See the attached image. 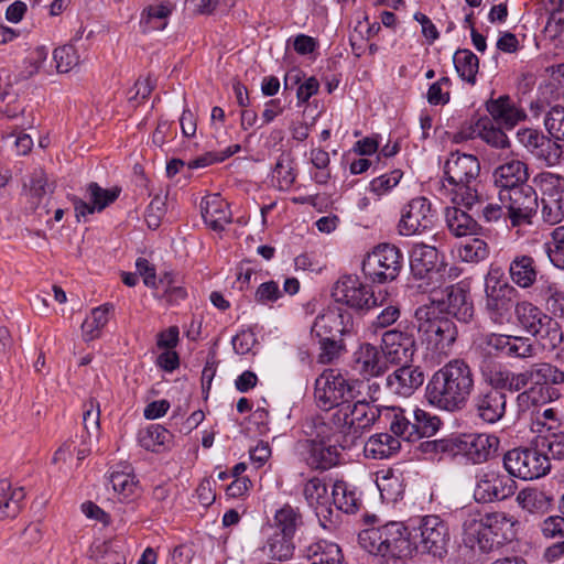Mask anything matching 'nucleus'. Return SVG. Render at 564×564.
Wrapping results in <instances>:
<instances>
[{
    "instance_id": "f257e3e1",
    "label": "nucleus",
    "mask_w": 564,
    "mask_h": 564,
    "mask_svg": "<svg viewBox=\"0 0 564 564\" xmlns=\"http://www.w3.org/2000/svg\"><path fill=\"white\" fill-rule=\"evenodd\" d=\"M474 388L470 367L463 359H453L438 369L426 387L429 402L442 410L462 409Z\"/></svg>"
},
{
    "instance_id": "f03ea898",
    "label": "nucleus",
    "mask_w": 564,
    "mask_h": 564,
    "mask_svg": "<svg viewBox=\"0 0 564 564\" xmlns=\"http://www.w3.org/2000/svg\"><path fill=\"white\" fill-rule=\"evenodd\" d=\"M480 164L471 154L452 153L444 165V174L451 185L452 203L462 205L470 210L481 204L482 195L479 192L478 181Z\"/></svg>"
},
{
    "instance_id": "7ed1b4c3",
    "label": "nucleus",
    "mask_w": 564,
    "mask_h": 564,
    "mask_svg": "<svg viewBox=\"0 0 564 564\" xmlns=\"http://www.w3.org/2000/svg\"><path fill=\"white\" fill-rule=\"evenodd\" d=\"M518 524V520L506 512L468 513L463 523L465 542L486 550L491 546L490 540L497 544L514 540Z\"/></svg>"
},
{
    "instance_id": "20e7f679",
    "label": "nucleus",
    "mask_w": 564,
    "mask_h": 564,
    "mask_svg": "<svg viewBox=\"0 0 564 564\" xmlns=\"http://www.w3.org/2000/svg\"><path fill=\"white\" fill-rule=\"evenodd\" d=\"M358 543L369 554L387 560L408 558L413 552L408 528L397 521L362 530Z\"/></svg>"
},
{
    "instance_id": "39448f33",
    "label": "nucleus",
    "mask_w": 564,
    "mask_h": 564,
    "mask_svg": "<svg viewBox=\"0 0 564 564\" xmlns=\"http://www.w3.org/2000/svg\"><path fill=\"white\" fill-rule=\"evenodd\" d=\"M514 315L519 326L535 337L544 349L554 350L563 343L564 334L560 323L533 303L518 302Z\"/></svg>"
},
{
    "instance_id": "423d86ee",
    "label": "nucleus",
    "mask_w": 564,
    "mask_h": 564,
    "mask_svg": "<svg viewBox=\"0 0 564 564\" xmlns=\"http://www.w3.org/2000/svg\"><path fill=\"white\" fill-rule=\"evenodd\" d=\"M416 327L429 345L442 354H447L458 336L456 324L438 313L437 305L423 304L414 314Z\"/></svg>"
},
{
    "instance_id": "0eeeda50",
    "label": "nucleus",
    "mask_w": 564,
    "mask_h": 564,
    "mask_svg": "<svg viewBox=\"0 0 564 564\" xmlns=\"http://www.w3.org/2000/svg\"><path fill=\"white\" fill-rule=\"evenodd\" d=\"M383 412L390 420L391 432L408 442H415L422 437H431L440 429L441 420L422 409H414L406 413L401 408H384Z\"/></svg>"
},
{
    "instance_id": "6e6552de",
    "label": "nucleus",
    "mask_w": 564,
    "mask_h": 564,
    "mask_svg": "<svg viewBox=\"0 0 564 564\" xmlns=\"http://www.w3.org/2000/svg\"><path fill=\"white\" fill-rule=\"evenodd\" d=\"M381 415V410L365 401L346 403L333 413V422L343 434L344 446H351Z\"/></svg>"
},
{
    "instance_id": "1a4fd4ad",
    "label": "nucleus",
    "mask_w": 564,
    "mask_h": 564,
    "mask_svg": "<svg viewBox=\"0 0 564 564\" xmlns=\"http://www.w3.org/2000/svg\"><path fill=\"white\" fill-rule=\"evenodd\" d=\"M516 290L505 279L500 268H491L485 276V308L490 321L503 325L511 319Z\"/></svg>"
},
{
    "instance_id": "9d476101",
    "label": "nucleus",
    "mask_w": 564,
    "mask_h": 564,
    "mask_svg": "<svg viewBox=\"0 0 564 564\" xmlns=\"http://www.w3.org/2000/svg\"><path fill=\"white\" fill-rule=\"evenodd\" d=\"M333 297L336 302L346 304L357 311H369L387 303L388 292L375 293L370 286L362 283L356 275H344L334 285Z\"/></svg>"
},
{
    "instance_id": "9b49d317",
    "label": "nucleus",
    "mask_w": 564,
    "mask_h": 564,
    "mask_svg": "<svg viewBox=\"0 0 564 564\" xmlns=\"http://www.w3.org/2000/svg\"><path fill=\"white\" fill-rule=\"evenodd\" d=\"M531 372L533 386L518 395L521 406L560 398L558 391L550 386L563 384L564 371L549 362H541L531 366Z\"/></svg>"
},
{
    "instance_id": "f8f14e48",
    "label": "nucleus",
    "mask_w": 564,
    "mask_h": 564,
    "mask_svg": "<svg viewBox=\"0 0 564 564\" xmlns=\"http://www.w3.org/2000/svg\"><path fill=\"white\" fill-rule=\"evenodd\" d=\"M541 192V216L551 226L564 219V177L544 172L533 178Z\"/></svg>"
},
{
    "instance_id": "ddd939ff",
    "label": "nucleus",
    "mask_w": 564,
    "mask_h": 564,
    "mask_svg": "<svg viewBox=\"0 0 564 564\" xmlns=\"http://www.w3.org/2000/svg\"><path fill=\"white\" fill-rule=\"evenodd\" d=\"M314 397L323 410L341 408L355 399V390L336 370L328 369L315 380Z\"/></svg>"
},
{
    "instance_id": "4468645a",
    "label": "nucleus",
    "mask_w": 564,
    "mask_h": 564,
    "mask_svg": "<svg viewBox=\"0 0 564 564\" xmlns=\"http://www.w3.org/2000/svg\"><path fill=\"white\" fill-rule=\"evenodd\" d=\"M503 466L510 476L522 480L541 478L551 468L549 457L536 448H513L507 452Z\"/></svg>"
},
{
    "instance_id": "2eb2a0df",
    "label": "nucleus",
    "mask_w": 564,
    "mask_h": 564,
    "mask_svg": "<svg viewBox=\"0 0 564 564\" xmlns=\"http://www.w3.org/2000/svg\"><path fill=\"white\" fill-rule=\"evenodd\" d=\"M401 267L400 250L389 243L379 245L362 261V272L377 283L393 281L399 275Z\"/></svg>"
},
{
    "instance_id": "dca6fc26",
    "label": "nucleus",
    "mask_w": 564,
    "mask_h": 564,
    "mask_svg": "<svg viewBox=\"0 0 564 564\" xmlns=\"http://www.w3.org/2000/svg\"><path fill=\"white\" fill-rule=\"evenodd\" d=\"M499 199L508 209L512 227L531 225L538 209V195L533 186L522 184L499 194Z\"/></svg>"
},
{
    "instance_id": "f3484780",
    "label": "nucleus",
    "mask_w": 564,
    "mask_h": 564,
    "mask_svg": "<svg viewBox=\"0 0 564 564\" xmlns=\"http://www.w3.org/2000/svg\"><path fill=\"white\" fill-rule=\"evenodd\" d=\"M516 490V481L510 475L489 469L476 476L474 498L482 503L501 501L511 497Z\"/></svg>"
},
{
    "instance_id": "a211bd4d",
    "label": "nucleus",
    "mask_w": 564,
    "mask_h": 564,
    "mask_svg": "<svg viewBox=\"0 0 564 564\" xmlns=\"http://www.w3.org/2000/svg\"><path fill=\"white\" fill-rule=\"evenodd\" d=\"M434 219L431 202L425 197H415L403 207L398 231L405 237L421 235L433 227Z\"/></svg>"
},
{
    "instance_id": "6ab92c4d",
    "label": "nucleus",
    "mask_w": 564,
    "mask_h": 564,
    "mask_svg": "<svg viewBox=\"0 0 564 564\" xmlns=\"http://www.w3.org/2000/svg\"><path fill=\"white\" fill-rule=\"evenodd\" d=\"M427 304L437 305L440 314L445 312L464 323L474 316V306L467 292L457 285L447 286L441 292L433 291Z\"/></svg>"
},
{
    "instance_id": "aec40b11",
    "label": "nucleus",
    "mask_w": 564,
    "mask_h": 564,
    "mask_svg": "<svg viewBox=\"0 0 564 564\" xmlns=\"http://www.w3.org/2000/svg\"><path fill=\"white\" fill-rule=\"evenodd\" d=\"M419 547L422 552L442 557L447 553L449 532L438 516H426L419 525Z\"/></svg>"
},
{
    "instance_id": "412c9836",
    "label": "nucleus",
    "mask_w": 564,
    "mask_h": 564,
    "mask_svg": "<svg viewBox=\"0 0 564 564\" xmlns=\"http://www.w3.org/2000/svg\"><path fill=\"white\" fill-rule=\"evenodd\" d=\"M499 440L489 434H463L453 440L457 454L465 456L474 464H481L490 457L498 447Z\"/></svg>"
},
{
    "instance_id": "4be33fe9",
    "label": "nucleus",
    "mask_w": 564,
    "mask_h": 564,
    "mask_svg": "<svg viewBox=\"0 0 564 564\" xmlns=\"http://www.w3.org/2000/svg\"><path fill=\"white\" fill-rule=\"evenodd\" d=\"M351 368L360 378L369 380L382 376L389 364L379 347L364 343L352 354Z\"/></svg>"
},
{
    "instance_id": "5701e85b",
    "label": "nucleus",
    "mask_w": 564,
    "mask_h": 564,
    "mask_svg": "<svg viewBox=\"0 0 564 564\" xmlns=\"http://www.w3.org/2000/svg\"><path fill=\"white\" fill-rule=\"evenodd\" d=\"M339 445L305 440L299 443L300 455L303 462L315 470H327L339 462Z\"/></svg>"
},
{
    "instance_id": "b1692460",
    "label": "nucleus",
    "mask_w": 564,
    "mask_h": 564,
    "mask_svg": "<svg viewBox=\"0 0 564 564\" xmlns=\"http://www.w3.org/2000/svg\"><path fill=\"white\" fill-rule=\"evenodd\" d=\"M380 350L388 364H405L414 355L415 340L411 334L390 329L382 334Z\"/></svg>"
},
{
    "instance_id": "393cba45",
    "label": "nucleus",
    "mask_w": 564,
    "mask_h": 564,
    "mask_svg": "<svg viewBox=\"0 0 564 564\" xmlns=\"http://www.w3.org/2000/svg\"><path fill=\"white\" fill-rule=\"evenodd\" d=\"M517 139L534 156L544 160L549 165L558 163L562 154L561 147L538 130L520 129Z\"/></svg>"
},
{
    "instance_id": "a878e982",
    "label": "nucleus",
    "mask_w": 564,
    "mask_h": 564,
    "mask_svg": "<svg viewBox=\"0 0 564 564\" xmlns=\"http://www.w3.org/2000/svg\"><path fill=\"white\" fill-rule=\"evenodd\" d=\"M489 119L506 129H513L527 119V113L509 95H501L486 101Z\"/></svg>"
},
{
    "instance_id": "bb28decb",
    "label": "nucleus",
    "mask_w": 564,
    "mask_h": 564,
    "mask_svg": "<svg viewBox=\"0 0 564 564\" xmlns=\"http://www.w3.org/2000/svg\"><path fill=\"white\" fill-rule=\"evenodd\" d=\"M351 315L337 308H329L315 318L312 334L318 338L343 336L351 332Z\"/></svg>"
},
{
    "instance_id": "cd10ccee",
    "label": "nucleus",
    "mask_w": 564,
    "mask_h": 564,
    "mask_svg": "<svg viewBox=\"0 0 564 564\" xmlns=\"http://www.w3.org/2000/svg\"><path fill=\"white\" fill-rule=\"evenodd\" d=\"M120 194V188H102L97 183H90L87 186V198L89 202H85L80 198H74V208L76 218L79 221L80 217L94 214L95 212H101L111 203H113Z\"/></svg>"
},
{
    "instance_id": "c85d7f7f",
    "label": "nucleus",
    "mask_w": 564,
    "mask_h": 564,
    "mask_svg": "<svg viewBox=\"0 0 564 564\" xmlns=\"http://www.w3.org/2000/svg\"><path fill=\"white\" fill-rule=\"evenodd\" d=\"M502 128L488 117H479L464 127L462 133L465 138H480L494 148L506 149L509 148L510 142Z\"/></svg>"
},
{
    "instance_id": "c756f323",
    "label": "nucleus",
    "mask_w": 564,
    "mask_h": 564,
    "mask_svg": "<svg viewBox=\"0 0 564 564\" xmlns=\"http://www.w3.org/2000/svg\"><path fill=\"white\" fill-rule=\"evenodd\" d=\"M424 382V373L412 366H402L391 372L386 379L389 391L400 397H410Z\"/></svg>"
},
{
    "instance_id": "7c9ffc66",
    "label": "nucleus",
    "mask_w": 564,
    "mask_h": 564,
    "mask_svg": "<svg viewBox=\"0 0 564 564\" xmlns=\"http://www.w3.org/2000/svg\"><path fill=\"white\" fill-rule=\"evenodd\" d=\"M507 398L505 393L496 389L480 391L474 398V406L477 415L486 423H496L506 413Z\"/></svg>"
},
{
    "instance_id": "2f4dec72",
    "label": "nucleus",
    "mask_w": 564,
    "mask_h": 564,
    "mask_svg": "<svg viewBox=\"0 0 564 564\" xmlns=\"http://www.w3.org/2000/svg\"><path fill=\"white\" fill-rule=\"evenodd\" d=\"M410 268L415 278L433 279L438 274V251L432 246L416 243L410 253Z\"/></svg>"
},
{
    "instance_id": "473e14b6",
    "label": "nucleus",
    "mask_w": 564,
    "mask_h": 564,
    "mask_svg": "<svg viewBox=\"0 0 564 564\" xmlns=\"http://www.w3.org/2000/svg\"><path fill=\"white\" fill-rule=\"evenodd\" d=\"M200 213L205 224L215 231L224 230L231 221L229 205L219 194L205 196L200 202Z\"/></svg>"
},
{
    "instance_id": "72a5a7b5",
    "label": "nucleus",
    "mask_w": 564,
    "mask_h": 564,
    "mask_svg": "<svg viewBox=\"0 0 564 564\" xmlns=\"http://www.w3.org/2000/svg\"><path fill=\"white\" fill-rule=\"evenodd\" d=\"M492 177L495 186L501 194L527 184L529 173L525 163L520 160H511L496 167Z\"/></svg>"
},
{
    "instance_id": "f704fd0d",
    "label": "nucleus",
    "mask_w": 564,
    "mask_h": 564,
    "mask_svg": "<svg viewBox=\"0 0 564 564\" xmlns=\"http://www.w3.org/2000/svg\"><path fill=\"white\" fill-rule=\"evenodd\" d=\"M509 276L512 283L520 289H529L534 285L539 270L533 257L517 254L509 263Z\"/></svg>"
},
{
    "instance_id": "c9c22d12",
    "label": "nucleus",
    "mask_w": 564,
    "mask_h": 564,
    "mask_svg": "<svg viewBox=\"0 0 564 564\" xmlns=\"http://www.w3.org/2000/svg\"><path fill=\"white\" fill-rule=\"evenodd\" d=\"M304 432L310 436L308 440H317V442L338 444L340 448L344 446L343 434L339 429L334 424L333 417L330 422H326L322 416H314L305 422Z\"/></svg>"
},
{
    "instance_id": "e433bc0d",
    "label": "nucleus",
    "mask_w": 564,
    "mask_h": 564,
    "mask_svg": "<svg viewBox=\"0 0 564 564\" xmlns=\"http://www.w3.org/2000/svg\"><path fill=\"white\" fill-rule=\"evenodd\" d=\"M463 208L462 205L453 204L445 209V220L448 230L455 237L475 236L479 229L477 221Z\"/></svg>"
},
{
    "instance_id": "4c0bfd02",
    "label": "nucleus",
    "mask_w": 564,
    "mask_h": 564,
    "mask_svg": "<svg viewBox=\"0 0 564 564\" xmlns=\"http://www.w3.org/2000/svg\"><path fill=\"white\" fill-rule=\"evenodd\" d=\"M490 343L509 357L533 358L538 352L536 346L528 337L498 335Z\"/></svg>"
},
{
    "instance_id": "58836bf2",
    "label": "nucleus",
    "mask_w": 564,
    "mask_h": 564,
    "mask_svg": "<svg viewBox=\"0 0 564 564\" xmlns=\"http://www.w3.org/2000/svg\"><path fill=\"white\" fill-rule=\"evenodd\" d=\"M25 498L22 487L12 486L7 479L0 480V520L15 518Z\"/></svg>"
},
{
    "instance_id": "ea45409f",
    "label": "nucleus",
    "mask_w": 564,
    "mask_h": 564,
    "mask_svg": "<svg viewBox=\"0 0 564 564\" xmlns=\"http://www.w3.org/2000/svg\"><path fill=\"white\" fill-rule=\"evenodd\" d=\"M401 442L389 433H378L369 437L364 446L365 456L372 459H386L400 451Z\"/></svg>"
},
{
    "instance_id": "a19ab883",
    "label": "nucleus",
    "mask_w": 564,
    "mask_h": 564,
    "mask_svg": "<svg viewBox=\"0 0 564 564\" xmlns=\"http://www.w3.org/2000/svg\"><path fill=\"white\" fill-rule=\"evenodd\" d=\"M175 6L170 1H162L148 6L141 15V25L144 31H162L169 23V18Z\"/></svg>"
},
{
    "instance_id": "79ce46f5",
    "label": "nucleus",
    "mask_w": 564,
    "mask_h": 564,
    "mask_svg": "<svg viewBox=\"0 0 564 564\" xmlns=\"http://www.w3.org/2000/svg\"><path fill=\"white\" fill-rule=\"evenodd\" d=\"M295 545L293 536L273 530L267 535L263 551L274 561H288L293 556Z\"/></svg>"
},
{
    "instance_id": "37998d69",
    "label": "nucleus",
    "mask_w": 564,
    "mask_h": 564,
    "mask_svg": "<svg viewBox=\"0 0 564 564\" xmlns=\"http://www.w3.org/2000/svg\"><path fill=\"white\" fill-rule=\"evenodd\" d=\"M112 310L113 306L108 303L91 310L90 315L82 324L83 338L85 341L100 337L102 328L109 322V315Z\"/></svg>"
},
{
    "instance_id": "c03bdc74",
    "label": "nucleus",
    "mask_w": 564,
    "mask_h": 564,
    "mask_svg": "<svg viewBox=\"0 0 564 564\" xmlns=\"http://www.w3.org/2000/svg\"><path fill=\"white\" fill-rule=\"evenodd\" d=\"M171 433L160 424H152L141 430L138 441L141 447L153 453H161L166 449L171 442Z\"/></svg>"
},
{
    "instance_id": "a18cd8bd",
    "label": "nucleus",
    "mask_w": 564,
    "mask_h": 564,
    "mask_svg": "<svg viewBox=\"0 0 564 564\" xmlns=\"http://www.w3.org/2000/svg\"><path fill=\"white\" fill-rule=\"evenodd\" d=\"M303 524V518L299 508H294L289 503H285L275 511L273 518V525H270V530L284 533L294 538L295 531Z\"/></svg>"
},
{
    "instance_id": "49530a36",
    "label": "nucleus",
    "mask_w": 564,
    "mask_h": 564,
    "mask_svg": "<svg viewBox=\"0 0 564 564\" xmlns=\"http://www.w3.org/2000/svg\"><path fill=\"white\" fill-rule=\"evenodd\" d=\"M307 557L316 564H340L344 560L341 549L326 540L312 543L307 547Z\"/></svg>"
},
{
    "instance_id": "de8ad7c7",
    "label": "nucleus",
    "mask_w": 564,
    "mask_h": 564,
    "mask_svg": "<svg viewBox=\"0 0 564 564\" xmlns=\"http://www.w3.org/2000/svg\"><path fill=\"white\" fill-rule=\"evenodd\" d=\"M332 497L335 506L346 513L356 512L361 503L356 489L343 480L334 484Z\"/></svg>"
},
{
    "instance_id": "09e8293b",
    "label": "nucleus",
    "mask_w": 564,
    "mask_h": 564,
    "mask_svg": "<svg viewBox=\"0 0 564 564\" xmlns=\"http://www.w3.org/2000/svg\"><path fill=\"white\" fill-rule=\"evenodd\" d=\"M541 297L547 314L553 318L564 319V289L554 282H545L541 286Z\"/></svg>"
},
{
    "instance_id": "8fccbe9b",
    "label": "nucleus",
    "mask_w": 564,
    "mask_h": 564,
    "mask_svg": "<svg viewBox=\"0 0 564 564\" xmlns=\"http://www.w3.org/2000/svg\"><path fill=\"white\" fill-rule=\"evenodd\" d=\"M53 189L47 183V177L43 172L34 173L29 191L31 207L36 212L43 209L45 214Z\"/></svg>"
},
{
    "instance_id": "3c124183",
    "label": "nucleus",
    "mask_w": 564,
    "mask_h": 564,
    "mask_svg": "<svg viewBox=\"0 0 564 564\" xmlns=\"http://www.w3.org/2000/svg\"><path fill=\"white\" fill-rule=\"evenodd\" d=\"M453 61L460 78L474 85L479 69L478 57L470 50H458Z\"/></svg>"
},
{
    "instance_id": "603ef678",
    "label": "nucleus",
    "mask_w": 564,
    "mask_h": 564,
    "mask_svg": "<svg viewBox=\"0 0 564 564\" xmlns=\"http://www.w3.org/2000/svg\"><path fill=\"white\" fill-rule=\"evenodd\" d=\"M84 408L83 425L86 433L84 443L93 445L97 443L100 434V406L98 402L90 400Z\"/></svg>"
},
{
    "instance_id": "864d4df0",
    "label": "nucleus",
    "mask_w": 564,
    "mask_h": 564,
    "mask_svg": "<svg viewBox=\"0 0 564 564\" xmlns=\"http://www.w3.org/2000/svg\"><path fill=\"white\" fill-rule=\"evenodd\" d=\"M457 256L464 262L477 263L489 256V247L485 240L474 237L457 246Z\"/></svg>"
},
{
    "instance_id": "5fc2aeb1",
    "label": "nucleus",
    "mask_w": 564,
    "mask_h": 564,
    "mask_svg": "<svg viewBox=\"0 0 564 564\" xmlns=\"http://www.w3.org/2000/svg\"><path fill=\"white\" fill-rule=\"evenodd\" d=\"M53 58L58 73H68L77 67L82 59L78 50L73 44H65L54 50Z\"/></svg>"
},
{
    "instance_id": "6e6d98bb",
    "label": "nucleus",
    "mask_w": 564,
    "mask_h": 564,
    "mask_svg": "<svg viewBox=\"0 0 564 564\" xmlns=\"http://www.w3.org/2000/svg\"><path fill=\"white\" fill-rule=\"evenodd\" d=\"M110 482L113 490L121 497V499H128L134 496L138 490V480L131 471H112Z\"/></svg>"
},
{
    "instance_id": "4d7b16f0",
    "label": "nucleus",
    "mask_w": 564,
    "mask_h": 564,
    "mask_svg": "<svg viewBox=\"0 0 564 564\" xmlns=\"http://www.w3.org/2000/svg\"><path fill=\"white\" fill-rule=\"evenodd\" d=\"M303 496L311 507L325 506L328 502L327 486L318 477H313L305 482Z\"/></svg>"
},
{
    "instance_id": "13d9d810",
    "label": "nucleus",
    "mask_w": 564,
    "mask_h": 564,
    "mask_svg": "<svg viewBox=\"0 0 564 564\" xmlns=\"http://www.w3.org/2000/svg\"><path fill=\"white\" fill-rule=\"evenodd\" d=\"M273 177L278 181L281 189H289L295 182L293 161L289 154L282 153L273 169Z\"/></svg>"
},
{
    "instance_id": "bf43d9fd",
    "label": "nucleus",
    "mask_w": 564,
    "mask_h": 564,
    "mask_svg": "<svg viewBox=\"0 0 564 564\" xmlns=\"http://www.w3.org/2000/svg\"><path fill=\"white\" fill-rule=\"evenodd\" d=\"M545 246L551 262L557 268H564V226L552 230L551 240Z\"/></svg>"
},
{
    "instance_id": "052dcab7",
    "label": "nucleus",
    "mask_w": 564,
    "mask_h": 564,
    "mask_svg": "<svg viewBox=\"0 0 564 564\" xmlns=\"http://www.w3.org/2000/svg\"><path fill=\"white\" fill-rule=\"evenodd\" d=\"M544 126L555 140H564V107H552L545 116Z\"/></svg>"
},
{
    "instance_id": "680f3d73",
    "label": "nucleus",
    "mask_w": 564,
    "mask_h": 564,
    "mask_svg": "<svg viewBox=\"0 0 564 564\" xmlns=\"http://www.w3.org/2000/svg\"><path fill=\"white\" fill-rule=\"evenodd\" d=\"M517 501L522 509L535 512L545 507L546 497L543 492L535 489H523L518 494Z\"/></svg>"
},
{
    "instance_id": "e2e57ef3",
    "label": "nucleus",
    "mask_w": 564,
    "mask_h": 564,
    "mask_svg": "<svg viewBox=\"0 0 564 564\" xmlns=\"http://www.w3.org/2000/svg\"><path fill=\"white\" fill-rule=\"evenodd\" d=\"M449 84L451 80L448 77H442L433 83L426 95L429 104L433 106L446 105L449 101Z\"/></svg>"
},
{
    "instance_id": "0e129e2a",
    "label": "nucleus",
    "mask_w": 564,
    "mask_h": 564,
    "mask_svg": "<svg viewBox=\"0 0 564 564\" xmlns=\"http://www.w3.org/2000/svg\"><path fill=\"white\" fill-rule=\"evenodd\" d=\"M401 177L402 172L399 170H394L390 174L380 175L370 182V189L379 196L383 195L397 186Z\"/></svg>"
},
{
    "instance_id": "69168bd1",
    "label": "nucleus",
    "mask_w": 564,
    "mask_h": 564,
    "mask_svg": "<svg viewBox=\"0 0 564 564\" xmlns=\"http://www.w3.org/2000/svg\"><path fill=\"white\" fill-rule=\"evenodd\" d=\"M321 352L318 361L321 364H329L339 357L343 350V343L337 337L319 338Z\"/></svg>"
},
{
    "instance_id": "338daca9",
    "label": "nucleus",
    "mask_w": 564,
    "mask_h": 564,
    "mask_svg": "<svg viewBox=\"0 0 564 564\" xmlns=\"http://www.w3.org/2000/svg\"><path fill=\"white\" fill-rule=\"evenodd\" d=\"M384 305L386 307L377 315L376 319L372 322V326L376 328L389 327L400 317V308L398 305L392 304L389 294L387 303H384L382 306Z\"/></svg>"
},
{
    "instance_id": "774afa93",
    "label": "nucleus",
    "mask_w": 564,
    "mask_h": 564,
    "mask_svg": "<svg viewBox=\"0 0 564 564\" xmlns=\"http://www.w3.org/2000/svg\"><path fill=\"white\" fill-rule=\"evenodd\" d=\"M165 214V202L155 196L149 204L145 213V221L148 227L156 229L160 226L161 219Z\"/></svg>"
}]
</instances>
